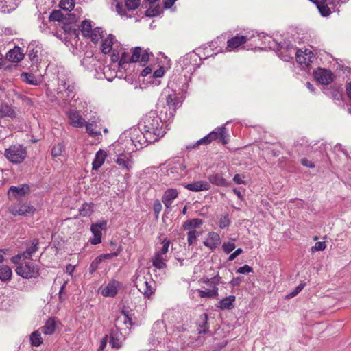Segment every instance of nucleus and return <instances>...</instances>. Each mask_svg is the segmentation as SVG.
Masks as SVG:
<instances>
[{"label": "nucleus", "mask_w": 351, "mask_h": 351, "mask_svg": "<svg viewBox=\"0 0 351 351\" xmlns=\"http://www.w3.org/2000/svg\"><path fill=\"white\" fill-rule=\"evenodd\" d=\"M182 103V97L175 89L165 88L157 106L160 109V116L156 111L151 110L142 117L138 125L143 131L150 132L157 140L160 139L166 133L164 123L170 121L173 118L176 110Z\"/></svg>", "instance_id": "f257e3e1"}, {"label": "nucleus", "mask_w": 351, "mask_h": 351, "mask_svg": "<svg viewBox=\"0 0 351 351\" xmlns=\"http://www.w3.org/2000/svg\"><path fill=\"white\" fill-rule=\"evenodd\" d=\"M199 62H200V58L194 53H188L180 58L176 68V72L178 73L180 77L173 78V80L169 83L167 88L173 89L174 84H176L178 81H181L183 77L182 90H185L191 75L199 66Z\"/></svg>", "instance_id": "f03ea898"}, {"label": "nucleus", "mask_w": 351, "mask_h": 351, "mask_svg": "<svg viewBox=\"0 0 351 351\" xmlns=\"http://www.w3.org/2000/svg\"><path fill=\"white\" fill-rule=\"evenodd\" d=\"M128 134V138L126 141L131 142L132 147H128L129 150L134 152V150L141 149L142 148L147 146L149 144L157 141L156 137H154L151 133L146 132L140 128V126L134 127L130 128L128 131L125 132L123 135Z\"/></svg>", "instance_id": "7ed1b4c3"}, {"label": "nucleus", "mask_w": 351, "mask_h": 351, "mask_svg": "<svg viewBox=\"0 0 351 351\" xmlns=\"http://www.w3.org/2000/svg\"><path fill=\"white\" fill-rule=\"evenodd\" d=\"M199 282H202L208 286V288L197 290L199 297L215 298L218 296L219 293L217 286L222 283L221 278L218 274L211 278L204 276L199 280Z\"/></svg>", "instance_id": "20e7f679"}, {"label": "nucleus", "mask_w": 351, "mask_h": 351, "mask_svg": "<svg viewBox=\"0 0 351 351\" xmlns=\"http://www.w3.org/2000/svg\"><path fill=\"white\" fill-rule=\"evenodd\" d=\"M134 284L138 290L145 298H149L155 292V282L152 279L151 276H147L146 277L142 271L136 274Z\"/></svg>", "instance_id": "39448f33"}, {"label": "nucleus", "mask_w": 351, "mask_h": 351, "mask_svg": "<svg viewBox=\"0 0 351 351\" xmlns=\"http://www.w3.org/2000/svg\"><path fill=\"white\" fill-rule=\"evenodd\" d=\"M121 49L120 43L115 40V37L112 34H109L102 40L101 50L105 54L112 53L111 60L113 62L119 60Z\"/></svg>", "instance_id": "423d86ee"}, {"label": "nucleus", "mask_w": 351, "mask_h": 351, "mask_svg": "<svg viewBox=\"0 0 351 351\" xmlns=\"http://www.w3.org/2000/svg\"><path fill=\"white\" fill-rule=\"evenodd\" d=\"M9 212L13 216L30 217L36 213V208L28 202L19 201L12 204Z\"/></svg>", "instance_id": "0eeeda50"}, {"label": "nucleus", "mask_w": 351, "mask_h": 351, "mask_svg": "<svg viewBox=\"0 0 351 351\" xmlns=\"http://www.w3.org/2000/svg\"><path fill=\"white\" fill-rule=\"evenodd\" d=\"M5 158L11 162L19 164L23 162L27 156V151L20 145L10 146L5 151Z\"/></svg>", "instance_id": "6e6552de"}, {"label": "nucleus", "mask_w": 351, "mask_h": 351, "mask_svg": "<svg viewBox=\"0 0 351 351\" xmlns=\"http://www.w3.org/2000/svg\"><path fill=\"white\" fill-rule=\"evenodd\" d=\"M15 271L19 276L27 279L36 278L40 276L38 265L32 262H25L20 264Z\"/></svg>", "instance_id": "1a4fd4ad"}, {"label": "nucleus", "mask_w": 351, "mask_h": 351, "mask_svg": "<svg viewBox=\"0 0 351 351\" xmlns=\"http://www.w3.org/2000/svg\"><path fill=\"white\" fill-rule=\"evenodd\" d=\"M193 169L192 167L187 169L184 160H178L168 166L167 174L173 180H179L187 176L188 171Z\"/></svg>", "instance_id": "9d476101"}, {"label": "nucleus", "mask_w": 351, "mask_h": 351, "mask_svg": "<svg viewBox=\"0 0 351 351\" xmlns=\"http://www.w3.org/2000/svg\"><path fill=\"white\" fill-rule=\"evenodd\" d=\"M295 59L303 69H308L311 64L316 61L317 58L311 49L305 48L297 50Z\"/></svg>", "instance_id": "9b49d317"}, {"label": "nucleus", "mask_w": 351, "mask_h": 351, "mask_svg": "<svg viewBox=\"0 0 351 351\" xmlns=\"http://www.w3.org/2000/svg\"><path fill=\"white\" fill-rule=\"evenodd\" d=\"M297 50L294 45L288 40L282 42L279 48H278V55L284 61L289 62L295 56Z\"/></svg>", "instance_id": "f8f14e48"}, {"label": "nucleus", "mask_w": 351, "mask_h": 351, "mask_svg": "<svg viewBox=\"0 0 351 351\" xmlns=\"http://www.w3.org/2000/svg\"><path fill=\"white\" fill-rule=\"evenodd\" d=\"M66 117L70 125L74 128H82L86 124V120L82 117L80 112L74 108L69 109L65 112Z\"/></svg>", "instance_id": "ddd939ff"}, {"label": "nucleus", "mask_w": 351, "mask_h": 351, "mask_svg": "<svg viewBox=\"0 0 351 351\" xmlns=\"http://www.w3.org/2000/svg\"><path fill=\"white\" fill-rule=\"evenodd\" d=\"M107 227V221L101 220L97 223H93L90 227L91 232L93 234L90 241L93 245H97L101 243V230H105Z\"/></svg>", "instance_id": "4468645a"}, {"label": "nucleus", "mask_w": 351, "mask_h": 351, "mask_svg": "<svg viewBox=\"0 0 351 351\" xmlns=\"http://www.w3.org/2000/svg\"><path fill=\"white\" fill-rule=\"evenodd\" d=\"M152 53L149 52L148 50H143L140 47H136L134 49L132 55L131 56L130 60L132 62H139L141 64H145Z\"/></svg>", "instance_id": "2eb2a0df"}, {"label": "nucleus", "mask_w": 351, "mask_h": 351, "mask_svg": "<svg viewBox=\"0 0 351 351\" xmlns=\"http://www.w3.org/2000/svg\"><path fill=\"white\" fill-rule=\"evenodd\" d=\"M114 162L120 168L125 171L129 172L133 168L134 160L132 157H128L125 154H117L114 159Z\"/></svg>", "instance_id": "dca6fc26"}, {"label": "nucleus", "mask_w": 351, "mask_h": 351, "mask_svg": "<svg viewBox=\"0 0 351 351\" xmlns=\"http://www.w3.org/2000/svg\"><path fill=\"white\" fill-rule=\"evenodd\" d=\"M162 323L156 322L152 327V333L149 339L150 343L154 346H159L161 343V340L165 337V331L163 330L158 331L162 327Z\"/></svg>", "instance_id": "f3484780"}, {"label": "nucleus", "mask_w": 351, "mask_h": 351, "mask_svg": "<svg viewBox=\"0 0 351 351\" xmlns=\"http://www.w3.org/2000/svg\"><path fill=\"white\" fill-rule=\"evenodd\" d=\"M30 191L29 186L26 184L19 186H12L8 190V196L10 199L21 198L27 194Z\"/></svg>", "instance_id": "a211bd4d"}, {"label": "nucleus", "mask_w": 351, "mask_h": 351, "mask_svg": "<svg viewBox=\"0 0 351 351\" xmlns=\"http://www.w3.org/2000/svg\"><path fill=\"white\" fill-rule=\"evenodd\" d=\"M213 134L211 136L212 141H217L221 143L223 145H226L228 143L229 135L227 132V129L225 125L216 128L213 131L209 133Z\"/></svg>", "instance_id": "6ab92c4d"}, {"label": "nucleus", "mask_w": 351, "mask_h": 351, "mask_svg": "<svg viewBox=\"0 0 351 351\" xmlns=\"http://www.w3.org/2000/svg\"><path fill=\"white\" fill-rule=\"evenodd\" d=\"M315 78L322 84H329L333 80L332 73L326 69H318L314 73Z\"/></svg>", "instance_id": "aec40b11"}, {"label": "nucleus", "mask_w": 351, "mask_h": 351, "mask_svg": "<svg viewBox=\"0 0 351 351\" xmlns=\"http://www.w3.org/2000/svg\"><path fill=\"white\" fill-rule=\"evenodd\" d=\"M110 344L112 348L119 349L122 347L125 337L118 329H112L110 335Z\"/></svg>", "instance_id": "412c9836"}, {"label": "nucleus", "mask_w": 351, "mask_h": 351, "mask_svg": "<svg viewBox=\"0 0 351 351\" xmlns=\"http://www.w3.org/2000/svg\"><path fill=\"white\" fill-rule=\"evenodd\" d=\"M221 243L220 236L215 232H208L203 244L210 250L216 249Z\"/></svg>", "instance_id": "4be33fe9"}, {"label": "nucleus", "mask_w": 351, "mask_h": 351, "mask_svg": "<svg viewBox=\"0 0 351 351\" xmlns=\"http://www.w3.org/2000/svg\"><path fill=\"white\" fill-rule=\"evenodd\" d=\"M62 74H58V88L59 93H62L63 91L67 93V95L69 97H73V88L74 87L71 86L69 83V79H66L62 76Z\"/></svg>", "instance_id": "5701e85b"}, {"label": "nucleus", "mask_w": 351, "mask_h": 351, "mask_svg": "<svg viewBox=\"0 0 351 351\" xmlns=\"http://www.w3.org/2000/svg\"><path fill=\"white\" fill-rule=\"evenodd\" d=\"M119 286V282L112 280L101 289V293L104 297H114L117 294V290Z\"/></svg>", "instance_id": "b1692460"}, {"label": "nucleus", "mask_w": 351, "mask_h": 351, "mask_svg": "<svg viewBox=\"0 0 351 351\" xmlns=\"http://www.w3.org/2000/svg\"><path fill=\"white\" fill-rule=\"evenodd\" d=\"M249 38L245 36L237 35L228 40L226 50L231 51L239 48L241 45L246 43Z\"/></svg>", "instance_id": "393cba45"}, {"label": "nucleus", "mask_w": 351, "mask_h": 351, "mask_svg": "<svg viewBox=\"0 0 351 351\" xmlns=\"http://www.w3.org/2000/svg\"><path fill=\"white\" fill-rule=\"evenodd\" d=\"M178 197V192L176 189H168L162 197V202L167 208H169L173 202Z\"/></svg>", "instance_id": "a878e982"}, {"label": "nucleus", "mask_w": 351, "mask_h": 351, "mask_svg": "<svg viewBox=\"0 0 351 351\" xmlns=\"http://www.w3.org/2000/svg\"><path fill=\"white\" fill-rule=\"evenodd\" d=\"M38 250V240L34 239L26 243V250L22 252L23 259H30L32 256Z\"/></svg>", "instance_id": "bb28decb"}, {"label": "nucleus", "mask_w": 351, "mask_h": 351, "mask_svg": "<svg viewBox=\"0 0 351 351\" xmlns=\"http://www.w3.org/2000/svg\"><path fill=\"white\" fill-rule=\"evenodd\" d=\"M24 57L23 50L19 47H14L8 51L6 54V58L10 62L18 63L21 62Z\"/></svg>", "instance_id": "cd10ccee"}, {"label": "nucleus", "mask_w": 351, "mask_h": 351, "mask_svg": "<svg viewBox=\"0 0 351 351\" xmlns=\"http://www.w3.org/2000/svg\"><path fill=\"white\" fill-rule=\"evenodd\" d=\"M184 187L189 191L199 192L208 191L210 189V183L206 181H196L190 184H186Z\"/></svg>", "instance_id": "c85d7f7f"}, {"label": "nucleus", "mask_w": 351, "mask_h": 351, "mask_svg": "<svg viewBox=\"0 0 351 351\" xmlns=\"http://www.w3.org/2000/svg\"><path fill=\"white\" fill-rule=\"evenodd\" d=\"M208 319V317L206 313H203L198 319L197 322V330L199 335L209 332Z\"/></svg>", "instance_id": "c756f323"}, {"label": "nucleus", "mask_w": 351, "mask_h": 351, "mask_svg": "<svg viewBox=\"0 0 351 351\" xmlns=\"http://www.w3.org/2000/svg\"><path fill=\"white\" fill-rule=\"evenodd\" d=\"M208 179L210 184H212L217 186H227L228 185V182L221 173H213L208 176Z\"/></svg>", "instance_id": "7c9ffc66"}, {"label": "nucleus", "mask_w": 351, "mask_h": 351, "mask_svg": "<svg viewBox=\"0 0 351 351\" xmlns=\"http://www.w3.org/2000/svg\"><path fill=\"white\" fill-rule=\"evenodd\" d=\"M107 157V153L104 150L99 149L95 154V158L92 162L93 169L97 170L104 164Z\"/></svg>", "instance_id": "2f4dec72"}, {"label": "nucleus", "mask_w": 351, "mask_h": 351, "mask_svg": "<svg viewBox=\"0 0 351 351\" xmlns=\"http://www.w3.org/2000/svg\"><path fill=\"white\" fill-rule=\"evenodd\" d=\"M203 224V220L199 218H195L186 220L182 224V228L184 230H196L199 228Z\"/></svg>", "instance_id": "473e14b6"}, {"label": "nucleus", "mask_w": 351, "mask_h": 351, "mask_svg": "<svg viewBox=\"0 0 351 351\" xmlns=\"http://www.w3.org/2000/svg\"><path fill=\"white\" fill-rule=\"evenodd\" d=\"M10 118L14 119L16 117V112L12 106L7 104L0 105V118Z\"/></svg>", "instance_id": "72a5a7b5"}, {"label": "nucleus", "mask_w": 351, "mask_h": 351, "mask_svg": "<svg viewBox=\"0 0 351 351\" xmlns=\"http://www.w3.org/2000/svg\"><path fill=\"white\" fill-rule=\"evenodd\" d=\"M236 300L234 295H229L221 299L217 305V308L221 310L231 309L234 306V302Z\"/></svg>", "instance_id": "f704fd0d"}, {"label": "nucleus", "mask_w": 351, "mask_h": 351, "mask_svg": "<svg viewBox=\"0 0 351 351\" xmlns=\"http://www.w3.org/2000/svg\"><path fill=\"white\" fill-rule=\"evenodd\" d=\"M261 39H263V43L267 44L265 47H269V49H272L278 52V48L280 46L282 41H278L275 38L267 36V35H262Z\"/></svg>", "instance_id": "c9c22d12"}, {"label": "nucleus", "mask_w": 351, "mask_h": 351, "mask_svg": "<svg viewBox=\"0 0 351 351\" xmlns=\"http://www.w3.org/2000/svg\"><path fill=\"white\" fill-rule=\"evenodd\" d=\"M152 265L159 269H162L166 267L167 258L163 256L159 255L155 253L152 258Z\"/></svg>", "instance_id": "e433bc0d"}, {"label": "nucleus", "mask_w": 351, "mask_h": 351, "mask_svg": "<svg viewBox=\"0 0 351 351\" xmlns=\"http://www.w3.org/2000/svg\"><path fill=\"white\" fill-rule=\"evenodd\" d=\"M56 324L54 319L50 318L46 322L45 324L40 328L41 332L45 335H52L56 330Z\"/></svg>", "instance_id": "4c0bfd02"}, {"label": "nucleus", "mask_w": 351, "mask_h": 351, "mask_svg": "<svg viewBox=\"0 0 351 351\" xmlns=\"http://www.w3.org/2000/svg\"><path fill=\"white\" fill-rule=\"evenodd\" d=\"M30 343L32 346L38 347L43 343V338L41 337V332L39 330L34 331L29 337Z\"/></svg>", "instance_id": "58836bf2"}, {"label": "nucleus", "mask_w": 351, "mask_h": 351, "mask_svg": "<svg viewBox=\"0 0 351 351\" xmlns=\"http://www.w3.org/2000/svg\"><path fill=\"white\" fill-rule=\"evenodd\" d=\"M12 275V269L8 265H1L0 267V280L3 282L11 279Z\"/></svg>", "instance_id": "ea45409f"}, {"label": "nucleus", "mask_w": 351, "mask_h": 351, "mask_svg": "<svg viewBox=\"0 0 351 351\" xmlns=\"http://www.w3.org/2000/svg\"><path fill=\"white\" fill-rule=\"evenodd\" d=\"M169 245L170 241L166 238L164 239L160 243V246H157L156 253L167 258V253L169 251Z\"/></svg>", "instance_id": "a19ab883"}, {"label": "nucleus", "mask_w": 351, "mask_h": 351, "mask_svg": "<svg viewBox=\"0 0 351 351\" xmlns=\"http://www.w3.org/2000/svg\"><path fill=\"white\" fill-rule=\"evenodd\" d=\"M21 77L24 82L31 85L37 86L40 82L39 79L36 77L34 74L30 73H23L21 74Z\"/></svg>", "instance_id": "79ce46f5"}, {"label": "nucleus", "mask_w": 351, "mask_h": 351, "mask_svg": "<svg viewBox=\"0 0 351 351\" xmlns=\"http://www.w3.org/2000/svg\"><path fill=\"white\" fill-rule=\"evenodd\" d=\"M131 318L129 317V316L123 311L115 321V324L117 326H119L121 324H123L127 328H128L129 325H131Z\"/></svg>", "instance_id": "37998d69"}, {"label": "nucleus", "mask_w": 351, "mask_h": 351, "mask_svg": "<svg viewBox=\"0 0 351 351\" xmlns=\"http://www.w3.org/2000/svg\"><path fill=\"white\" fill-rule=\"evenodd\" d=\"M80 215L82 217H89L93 213V204L84 203L79 210Z\"/></svg>", "instance_id": "c03bdc74"}, {"label": "nucleus", "mask_w": 351, "mask_h": 351, "mask_svg": "<svg viewBox=\"0 0 351 351\" xmlns=\"http://www.w3.org/2000/svg\"><path fill=\"white\" fill-rule=\"evenodd\" d=\"M80 27L81 32L84 36L88 37V35L91 34L93 29L90 21L85 20L82 21Z\"/></svg>", "instance_id": "a18cd8bd"}, {"label": "nucleus", "mask_w": 351, "mask_h": 351, "mask_svg": "<svg viewBox=\"0 0 351 351\" xmlns=\"http://www.w3.org/2000/svg\"><path fill=\"white\" fill-rule=\"evenodd\" d=\"M103 30L100 27H96L93 29L91 34L88 35V37L91 38V40L94 43H97L102 37Z\"/></svg>", "instance_id": "49530a36"}, {"label": "nucleus", "mask_w": 351, "mask_h": 351, "mask_svg": "<svg viewBox=\"0 0 351 351\" xmlns=\"http://www.w3.org/2000/svg\"><path fill=\"white\" fill-rule=\"evenodd\" d=\"M59 6L62 10L71 11L75 6V2L73 0H61Z\"/></svg>", "instance_id": "de8ad7c7"}, {"label": "nucleus", "mask_w": 351, "mask_h": 351, "mask_svg": "<svg viewBox=\"0 0 351 351\" xmlns=\"http://www.w3.org/2000/svg\"><path fill=\"white\" fill-rule=\"evenodd\" d=\"M200 234L201 233L197 230H189L187 232V242L189 245H193Z\"/></svg>", "instance_id": "09e8293b"}, {"label": "nucleus", "mask_w": 351, "mask_h": 351, "mask_svg": "<svg viewBox=\"0 0 351 351\" xmlns=\"http://www.w3.org/2000/svg\"><path fill=\"white\" fill-rule=\"evenodd\" d=\"M235 240L233 239H230L227 242H224L222 245V249L226 254H230L235 248Z\"/></svg>", "instance_id": "8fccbe9b"}, {"label": "nucleus", "mask_w": 351, "mask_h": 351, "mask_svg": "<svg viewBox=\"0 0 351 351\" xmlns=\"http://www.w3.org/2000/svg\"><path fill=\"white\" fill-rule=\"evenodd\" d=\"M86 132L91 136H97L101 134L99 131L96 130V126L93 123H86L84 125Z\"/></svg>", "instance_id": "3c124183"}, {"label": "nucleus", "mask_w": 351, "mask_h": 351, "mask_svg": "<svg viewBox=\"0 0 351 351\" xmlns=\"http://www.w3.org/2000/svg\"><path fill=\"white\" fill-rule=\"evenodd\" d=\"M64 150V145L62 143H58L54 145L51 150V155L53 157H58L62 155Z\"/></svg>", "instance_id": "603ef678"}, {"label": "nucleus", "mask_w": 351, "mask_h": 351, "mask_svg": "<svg viewBox=\"0 0 351 351\" xmlns=\"http://www.w3.org/2000/svg\"><path fill=\"white\" fill-rule=\"evenodd\" d=\"M230 219L228 214L221 215L219 219V226L221 229H224L230 226Z\"/></svg>", "instance_id": "864d4df0"}, {"label": "nucleus", "mask_w": 351, "mask_h": 351, "mask_svg": "<svg viewBox=\"0 0 351 351\" xmlns=\"http://www.w3.org/2000/svg\"><path fill=\"white\" fill-rule=\"evenodd\" d=\"M140 4L141 0H125V5L129 10H136Z\"/></svg>", "instance_id": "5fc2aeb1"}, {"label": "nucleus", "mask_w": 351, "mask_h": 351, "mask_svg": "<svg viewBox=\"0 0 351 351\" xmlns=\"http://www.w3.org/2000/svg\"><path fill=\"white\" fill-rule=\"evenodd\" d=\"M306 286L305 282H301L300 283L293 291L290 292L289 294L286 295V298L290 299L295 296H296Z\"/></svg>", "instance_id": "6e6d98bb"}, {"label": "nucleus", "mask_w": 351, "mask_h": 351, "mask_svg": "<svg viewBox=\"0 0 351 351\" xmlns=\"http://www.w3.org/2000/svg\"><path fill=\"white\" fill-rule=\"evenodd\" d=\"M102 262L99 256L96 257L90 263L88 271L90 274H93L98 268L100 263Z\"/></svg>", "instance_id": "4d7b16f0"}, {"label": "nucleus", "mask_w": 351, "mask_h": 351, "mask_svg": "<svg viewBox=\"0 0 351 351\" xmlns=\"http://www.w3.org/2000/svg\"><path fill=\"white\" fill-rule=\"evenodd\" d=\"M317 8H318L321 15L323 16H328L331 13L330 8L324 3H322L317 5Z\"/></svg>", "instance_id": "13d9d810"}, {"label": "nucleus", "mask_w": 351, "mask_h": 351, "mask_svg": "<svg viewBox=\"0 0 351 351\" xmlns=\"http://www.w3.org/2000/svg\"><path fill=\"white\" fill-rule=\"evenodd\" d=\"M154 5H150V7L145 11V15L149 17L156 16L160 14V9L155 8L153 7Z\"/></svg>", "instance_id": "bf43d9fd"}, {"label": "nucleus", "mask_w": 351, "mask_h": 351, "mask_svg": "<svg viewBox=\"0 0 351 351\" xmlns=\"http://www.w3.org/2000/svg\"><path fill=\"white\" fill-rule=\"evenodd\" d=\"M130 58H131V56L130 55L129 53H127V52H122V51H121V53H119V62L120 63H122V64H124V63H128V62H132L131 60H130Z\"/></svg>", "instance_id": "052dcab7"}, {"label": "nucleus", "mask_w": 351, "mask_h": 351, "mask_svg": "<svg viewBox=\"0 0 351 351\" xmlns=\"http://www.w3.org/2000/svg\"><path fill=\"white\" fill-rule=\"evenodd\" d=\"M326 247V243L324 241H319L315 243V245L311 247V252H315L317 251L324 250Z\"/></svg>", "instance_id": "680f3d73"}, {"label": "nucleus", "mask_w": 351, "mask_h": 351, "mask_svg": "<svg viewBox=\"0 0 351 351\" xmlns=\"http://www.w3.org/2000/svg\"><path fill=\"white\" fill-rule=\"evenodd\" d=\"M63 19V14L60 10H54L50 15V19L53 21H60Z\"/></svg>", "instance_id": "e2e57ef3"}, {"label": "nucleus", "mask_w": 351, "mask_h": 351, "mask_svg": "<svg viewBox=\"0 0 351 351\" xmlns=\"http://www.w3.org/2000/svg\"><path fill=\"white\" fill-rule=\"evenodd\" d=\"M119 252H120L118 250L114 252L101 254L99 256L101 258V261H104L106 259H112V258L118 256V255L119 254Z\"/></svg>", "instance_id": "0e129e2a"}, {"label": "nucleus", "mask_w": 351, "mask_h": 351, "mask_svg": "<svg viewBox=\"0 0 351 351\" xmlns=\"http://www.w3.org/2000/svg\"><path fill=\"white\" fill-rule=\"evenodd\" d=\"M162 208V204L158 199L154 202L153 209L156 214V217H158Z\"/></svg>", "instance_id": "69168bd1"}, {"label": "nucleus", "mask_w": 351, "mask_h": 351, "mask_svg": "<svg viewBox=\"0 0 351 351\" xmlns=\"http://www.w3.org/2000/svg\"><path fill=\"white\" fill-rule=\"evenodd\" d=\"M212 135L213 134H207L206 136H205L200 140L197 141L195 145L197 146L201 144L207 145V144L210 143L213 141L212 138H211Z\"/></svg>", "instance_id": "338daca9"}, {"label": "nucleus", "mask_w": 351, "mask_h": 351, "mask_svg": "<svg viewBox=\"0 0 351 351\" xmlns=\"http://www.w3.org/2000/svg\"><path fill=\"white\" fill-rule=\"evenodd\" d=\"M29 57L33 63H36L38 61V50H32L29 53Z\"/></svg>", "instance_id": "774afa93"}]
</instances>
